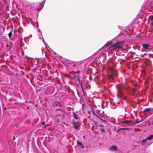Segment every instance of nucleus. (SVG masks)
Here are the masks:
<instances>
[{
  "label": "nucleus",
  "instance_id": "1",
  "mask_svg": "<svg viewBox=\"0 0 153 153\" xmlns=\"http://www.w3.org/2000/svg\"><path fill=\"white\" fill-rule=\"evenodd\" d=\"M117 96L118 98L122 97L123 95V94L121 91L123 89L127 90V87L125 85H118L117 87Z\"/></svg>",
  "mask_w": 153,
  "mask_h": 153
},
{
  "label": "nucleus",
  "instance_id": "2",
  "mask_svg": "<svg viewBox=\"0 0 153 153\" xmlns=\"http://www.w3.org/2000/svg\"><path fill=\"white\" fill-rule=\"evenodd\" d=\"M123 44L124 42H118L112 45L111 48H112L113 49L120 48L123 46Z\"/></svg>",
  "mask_w": 153,
  "mask_h": 153
},
{
  "label": "nucleus",
  "instance_id": "3",
  "mask_svg": "<svg viewBox=\"0 0 153 153\" xmlns=\"http://www.w3.org/2000/svg\"><path fill=\"white\" fill-rule=\"evenodd\" d=\"M71 124L73 125L74 128L76 129H77L79 128L78 126V123L77 122H74L71 123Z\"/></svg>",
  "mask_w": 153,
  "mask_h": 153
},
{
  "label": "nucleus",
  "instance_id": "4",
  "mask_svg": "<svg viewBox=\"0 0 153 153\" xmlns=\"http://www.w3.org/2000/svg\"><path fill=\"white\" fill-rule=\"evenodd\" d=\"M73 115L74 118L76 120L80 119L79 115L78 114H77L76 112H73Z\"/></svg>",
  "mask_w": 153,
  "mask_h": 153
},
{
  "label": "nucleus",
  "instance_id": "5",
  "mask_svg": "<svg viewBox=\"0 0 153 153\" xmlns=\"http://www.w3.org/2000/svg\"><path fill=\"white\" fill-rule=\"evenodd\" d=\"M109 150L113 151H117V146L114 145L113 146L109 148Z\"/></svg>",
  "mask_w": 153,
  "mask_h": 153
},
{
  "label": "nucleus",
  "instance_id": "6",
  "mask_svg": "<svg viewBox=\"0 0 153 153\" xmlns=\"http://www.w3.org/2000/svg\"><path fill=\"white\" fill-rule=\"evenodd\" d=\"M143 47L145 49H146L149 47V45L146 44H142Z\"/></svg>",
  "mask_w": 153,
  "mask_h": 153
},
{
  "label": "nucleus",
  "instance_id": "7",
  "mask_svg": "<svg viewBox=\"0 0 153 153\" xmlns=\"http://www.w3.org/2000/svg\"><path fill=\"white\" fill-rule=\"evenodd\" d=\"M132 121L131 120H125L123 121L122 123L123 124H129L130 123H132Z\"/></svg>",
  "mask_w": 153,
  "mask_h": 153
},
{
  "label": "nucleus",
  "instance_id": "8",
  "mask_svg": "<svg viewBox=\"0 0 153 153\" xmlns=\"http://www.w3.org/2000/svg\"><path fill=\"white\" fill-rule=\"evenodd\" d=\"M112 41H108L107 42V43L104 46L102 47V48H103L105 47H106L108 46L109 45H110L111 44V42H112Z\"/></svg>",
  "mask_w": 153,
  "mask_h": 153
},
{
  "label": "nucleus",
  "instance_id": "9",
  "mask_svg": "<svg viewBox=\"0 0 153 153\" xmlns=\"http://www.w3.org/2000/svg\"><path fill=\"white\" fill-rule=\"evenodd\" d=\"M147 139H143L142 140V141L141 142V144L142 145L144 146L146 142L147 141Z\"/></svg>",
  "mask_w": 153,
  "mask_h": 153
},
{
  "label": "nucleus",
  "instance_id": "10",
  "mask_svg": "<svg viewBox=\"0 0 153 153\" xmlns=\"http://www.w3.org/2000/svg\"><path fill=\"white\" fill-rule=\"evenodd\" d=\"M150 109L151 108H146L144 110L143 112L145 113L148 112L150 111Z\"/></svg>",
  "mask_w": 153,
  "mask_h": 153
},
{
  "label": "nucleus",
  "instance_id": "11",
  "mask_svg": "<svg viewBox=\"0 0 153 153\" xmlns=\"http://www.w3.org/2000/svg\"><path fill=\"white\" fill-rule=\"evenodd\" d=\"M38 36H39V39H41L42 38V40L43 41V43L45 44V42H44V39H43V37H42V32H41V35H39Z\"/></svg>",
  "mask_w": 153,
  "mask_h": 153
},
{
  "label": "nucleus",
  "instance_id": "12",
  "mask_svg": "<svg viewBox=\"0 0 153 153\" xmlns=\"http://www.w3.org/2000/svg\"><path fill=\"white\" fill-rule=\"evenodd\" d=\"M153 138V135H151L149 136L148 137L146 138L147 140H152Z\"/></svg>",
  "mask_w": 153,
  "mask_h": 153
},
{
  "label": "nucleus",
  "instance_id": "13",
  "mask_svg": "<svg viewBox=\"0 0 153 153\" xmlns=\"http://www.w3.org/2000/svg\"><path fill=\"white\" fill-rule=\"evenodd\" d=\"M77 145L79 146H82V143L79 142V140L77 141Z\"/></svg>",
  "mask_w": 153,
  "mask_h": 153
},
{
  "label": "nucleus",
  "instance_id": "14",
  "mask_svg": "<svg viewBox=\"0 0 153 153\" xmlns=\"http://www.w3.org/2000/svg\"><path fill=\"white\" fill-rule=\"evenodd\" d=\"M149 19L152 21L153 20V16L152 15L150 16L149 17Z\"/></svg>",
  "mask_w": 153,
  "mask_h": 153
},
{
  "label": "nucleus",
  "instance_id": "15",
  "mask_svg": "<svg viewBox=\"0 0 153 153\" xmlns=\"http://www.w3.org/2000/svg\"><path fill=\"white\" fill-rule=\"evenodd\" d=\"M8 35L9 37V38H10L12 35V33L11 32V31H10V32L8 34Z\"/></svg>",
  "mask_w": 153,
  "mask_h": 153
},
{
  "label": "nucleus",
  "instance_id": "16",
  "mask_svg": "<svg viewBox=\"0 0 153 153\" xmlns=\"http://www.w3.org/2000/svg\"><path fill=\"white\" fill-rule=\"evenodd\" d=\"M100 119L101 121H102L103 122L105 123V122H107V121L106 120H103L101 118H100Z\"/></svg>",
  "mask_w": 153,
  "mask_h": 153
},
{
  "label": "nucleus",
  "instance_id": "17",
  "mask_svg": "<svg viewBox=\"0 0 153 153\" xmlns=\"http://www.w3.org/2000/svg\"><path fill=\"white\" fill-rule=\"evenodd\" d=\"M100 130L102 132H105V129L104 128H102L100 129Z\"/></svg>",
  "mask_w": 153,
  "mask_h": 153
},
{
  "label": "nucleus",
  "instance_id": "18",
  "mask_svg": "<svg viewBox=\"0 0 153 153\" xmlns=\"http://www.w3.org/2000/svg\"><path fill=\"white\" fill-rule=\"evenodd\" d=\"M93 114L95 115V116L97 118H98V119H100V118H100L98 116L97 114H95L93 112Z\"/></svg>",
  "mask_w": 153,
  "mask_h": 153
},
{
  "label": "nucleus",
  "instance_id": "19",
  "mask_svg": "<svg viewBox=\"0 0 153 153\" xmlns=\"http://www.w3.org/2000/svg\"><path fill=\"white\" fill-rule=\"evenodd\" d=\"M142 120H140V121H136L135 123H140V122H141Z\"/></svg>",
  "mask_w": 153,
  "mask_h": 153
},
{
  "label": "nucleus",
  "instance_id": "20",
  "mask_svg": "<svg viewBox=\"0 0 153 153\" xmlns=\"http://www.w3.org/2000/svg\"><path fill=\"white\" fill-rule=\"evenodd\" d=\"M93 121L94 123V124L95 125H96L97 124V123L95 121Z\"/></svg>",
  "mask_w": 153,
  "mask_h": 153
},
{
  "label": "nucleus",
  "instance_id": "21",
  "mask_svg": "<svg viewBox=\"0 0 153 153\" xmlns=\"http://www.w3.org/2000/svg\"><path fill=\"white\" fill-rule=\"evenodd\" d=\"M99 126L100 127H104V126H103V125H99Z\"/></svg>",
  "mask_w": 153,
  "mask_h": 153
},
{
  "label": "nucleus",
  "instance_id": "22",
  "mask_svg": "<svg viewBox=\"0 0 153 153\" xmlns=\"http://www.w3.org/2000/svg\"><path fill=\"white\" fill-rule=\"evenodd\" d=\"M126 129V128H121V129H122V130H125V129Z\"/></svg>",
  "mask_w": 153,
  "mask_h": 153
},
{
  "label": "nucleus",
  "instance_id": "23",
  "mask_svg": "<svg viewBox=\"0 0 153 153\" xmlns=\"http://www.w3.org/2000/svg\"><path fill=\"white\" fill-rule=\"evenodd\" d=\"M38 31H39V32H40V33L41 32H40V30H39V29H38Z\"/></svg>",
  "mask_w": 153,
  "mask_h": 153
},
{
  "label": "nucleus",
  "instance_id": "24",
  "mask_svg": "<svg viewBox=\"0 0 153 153\" xmlns=\"http://www.w3.org/2000/svg\"><path fill=\"white\" fill-rule=\"evenodd\" d=\"M31 36H31V35H29V36H31Z\"/></svg>",
  "mask_w": 153,
  "mask_h": 153
},
{
  "label": "nucleus",
  "instance_id": "25",
  "mask_svg": "<svg viewBox=\"0 0 153 153\" xmlns=\"http://www.w3.org/2000/svg\"><path fill=\"white\" fill-rule=\"evenodd\" d=\"M122 34V33H120V34Z\"/></svg>",
  "mask_w": 153,
  "mask_h": 153
},
{
  "label": "nucleus",
  "instance_id": "26",
  "mask_svg": "<svg viewBox=\"0 0 153 153\" xmlns=\"http://www.w3.org/2000/svg\"><path fill=\"white\" fill-rule=\"evenodd\" d=\"M122 34V33H120V34Z\"/></svg>",
  "mask_w": 153,
  "mask_h": 153
},
{
  "label": "nucleus",
  "instance_id": "27",
  "mask_svg": "<svg viewBox=\"0 0 153 153\" xmlns=\"http://www.w3.org/2000/svg\"><path fill=\"white\" fill-rule=\"evenodd\" d=\"M152 25L153 26V22L152 23Z\"/></svg>",
  "mask_w": 153,
  "mask_h": 153
},
{
  "label": "nucleus",
  "instance_id": "28",
  "mask_svg": "<svg viewBox=\"0 0 153 153\" xmlns=\"http://www.w3.org/2000/svg\"><path fill=\"white\" fill-rule=\"evenodd\" d=\"M75 66V65H74V66Z\"/></svg>",
  "mask_w": 153,
  "mask_h": 153
},
{
  "label": "nucleus",
  "instance_id": "29",
  "mask_svg": "<svg viewBox=\"0 0 153 153\" xmlns=\"http://www.w3.org/2000/svg\"><path fill=\"white\" fill-rule=\"evenodd\" d=\"M47 126V125H45V127H46Z\"/></svg>",
  "mask_w": 153,
  "mask_h": 153
},
{
  "label": "nucleus",
  "instance_id": "30",
  "mask_svg": "<svg viewBox=\"0 0 153 153\" xmlns=\"http://www.w3.org/2000/svg\"><path fill=\"white\" fill-rule=\"evenodd\" d=\"M152 123H153V121H152Z\"/></svg>",
  "mask_w": 153,
  "mask_h": 153
},
{
  "label": "nucleus",
  "instance_id": "31",
  "mask_svg": "<svg viewBox=\"0 0 153 153\" xmlns=\"http://www.w3.org/2000/svg\"><path fill=\"white\" fill-rule=\"evenodd\" d=\"M152 135H153V134H152Z\"/></svg>",
  "mask_w": 153,
  "mask_h": 153
}]
</instances>
